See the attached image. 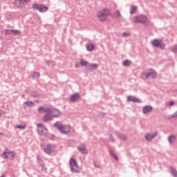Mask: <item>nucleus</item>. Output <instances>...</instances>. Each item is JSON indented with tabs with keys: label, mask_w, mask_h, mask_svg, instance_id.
Instances as JSON below:
<instances>
[{
	"label": "nucleus",
	"mask_w": 177,
	"mask_h": 177,
	"mask_svg": "<svg viewBox=\"0 0 177 177\" xmlns=\"http://www.w3.org/2000/svg\"><path fill=\"white\" fill-rule=\"evenodd\" d=\"M156 136H157V133H154L153 134H147L145 136V139L149 142L152 139H154V138H156Z\"/></svg>",
	"instance_id": "obj_17"
},
{
	"label": "nucleus",
	"mask_w": 177,
	"mask_h": 177,
	"mask_svg": "<svg viewBox=\"0 0 177 177\" xmlns=\"http://www.w3.org/2000/svg\"><path fill=\"white\" fill-rule=\"evenodd\" d=\"M25 104H26L27 106H33L34 103H32L31 102H25Z\"/></svg>",
	"instance_id": "obj_29"
},
{
	"label": "nucleus",
	"mask_w": 177,
	"mask_h": 177,
	"mask_svg": "<svg viewBox=\"0 0 177 177\" xmlns=\"http://www.w3.org/2000/svg\"><path fill=\"white\" fill-rule=\"evenodd\" d=\"M50 64H51L52 65L54 64L53 62H49Z\"/></svg>",
	"instance_id": "obj_36"
},
{
	"label": "nucleus",
	"mask_w": 177,
	"mask_h": 177,
	"mask_svg": "<svg viewBox=\"0 0 177 177\" xmlns=\"http://www.w3.org/2000/svg\"><path fill=\"white\" fill-rule=\"evenodd\" d=\"M1 177H5V175L1 176Z\"/></svg>",
	"instance_id": "obj_37"
},
{
	"label": "nucleus",
	"mask_w": 177,
	"mask_h": 177,
	"mask_svg": "<svg viewBox=\"0 0 177 177\" xmlns=\"http://www.w3.org/2000/svg\"><path fill=\"white\" fill-rule=\"evenodd\" d=\"M114 16L115 17H116V19H120V17H121V12H120L119 10H117L116 12H115Z\"/></svg>",
	"instance_id": "obj_24"
},
{
	"label": "nucleus",
	"mask_w": 177,
	"mask_h": 177,
	"mask_svg": "<svg viewBox=\"0 0 177 177\" xmlns=\"http://www.w3.org/2000/svg\"><path fill=\"white\" fill-rule=\"evenodd\" d=\"M173 52H174V53H177V46H174L172 48Z\"/></svg>",
	"instance_id": "obj_30"
},
{
	"label": "nucleus",
	"mask_w": 177,
	"mask_h": 177,
	"mask_svg": "<svg viewBox=\"0 0 177 177\" xmlns=\"http://www.w3.org/2000/svg\"><path fill=\"white\" fill-rule=\"evenodd\" d=\"M78 150L82 154H88V151H86V148H85V146H84V145L79 146L78 147Z\"/></svg>",
	"instance_id": "obj_16"
},
{
	"label": "nucleus",
	"mask_w": 177,
	"mask_h": 177,
	"mask_svg": "<svg viewBox=\"0 0 177 177\" xmlns=\"http://www.w3.org/2000/svg\"><path fill=\"white\" fill-rule=\"evenodd\" d=\"M128 36H129V33H128V32L123 33V37H128Z\"/></svg>",
	"instance_id": "obj_32"
},
{
	"label": "nucleus",
	"mask_w": 177,
	"mask_h": 177,
	"mask_svg": "<svg viewBox=\"0 0 177 177\" xmlns=\"http://www.w3.org/2000/svg\"><path fill=\"white\" fill-rule=\"evenodd\" d=\"M41 167V169L42 171H46V168L44 167V165L43 164H40Z\"/></svg>",
	"instance_id": "obj_31"
},
{
	"label": "nucleus",
	"mask_w": 177,
	"mask_h": 177,
	"mask_svg": "<svg viewBox=\"0 0 177 177\" xmlns=\"http://www.w3.org/2000/svg\"><path fill=\"white\" fill-rule=\"evenodd\" d=\"M44 150L45 153H47V154H50L52 153H55L56 151V146L48 145L46 147L44 148Z\"/></svg>",
	"instance_id": "obj_10"
},
{
	"label": "nucleus",
	"mask_w": 177,
	"mask_h": 177,
	"mask_svg": "<svg viewBox=\"0 0 177 177\" xmlns=\"http://www.w3.org/2000/svg\"><path fill=\"white\" fill-rule=\"evenodd\" d=\"M151 44L153 45V46L160 48V49H164L165 48V44H164L161 40L155 39L151 41Z\"/></svg>",
	"instance_id": "obj_6"
},
{
	"label": "nucleus",
	"mask_w": 177,
	"mask_h": 177,
	"mask_svg": "<svg viewBox=\"0 0 177 177\" xmlns=\"http://www.w3.org/2000/svg\"><path fill=\"white\" fill-rule=\"evenodd\" d=\"M110 15H111L110 10L108 8H104L97 12L96 17L98 19L99 21L103 23L104 21H107Z\"/></svg>",
	"instance_id": "obj_2"
},
{
	"label": "nucleus",
	"mask_w": 177,
	"mask_h": 177,
	"mask_svg": "<svg viewBox=\"0 0 177 177\" xmlns=\"http://www.w3.org/2000/svg\"><path fill=\"white\" fill-rule=\"evenodd\" d=\"M153 110V107L151 106H145L142 109V113L144 114H147V113H150Z\"/></svg>",
	"instance_id": "obj_14"
},
{
	"label": "nucleus",
	"mask_w": 177,
	"mask_h": 177,
	"mask_svg": "<svg viewBox=\"0 0 177 177\" xmlns=\"http://www.w3.org/2000/svg\"><path fill=\"white\" fill-rule=\"evenodd\" d=\"M38 111L39 113H46L44 116L43 120L46 122L50 121L52 118H56L60 115V111L57 109H51L49 108L39 107Z\"/></svg>",
	"instance_id": "obj_1"
},
{
	"label": "nucleus",
	"mask_w": 177,
	"mask_h": 177,
	"mask_svg": "<svg viewBox=\"0 0 177 177\" xmlns=\"http://www.w3.org/2000/svg\"><path fill=\"white\" fill-rule=\"evenodd\" d=\"M80 99V94L75 93L73 95L71 96L70 100L71 102H77Z\"/></svg>",
	"instance_id": "obj_15"
},
{
	"label": "nucleus",
	"mask_w": 177,
	"mask_h": 177,
	"mask_svg": "<svg viewBox=\"0 0 177 177\" xmlns=\"http://www.w3.org/2000/svg\"><path fill=\"white\" fill-rule=\"evenodd\" d=\"M16 156V153L15 152H4L2 154L3 158H9L10 160H13Z\"/></svg>",
	"instance_id": "obj_11"
},
{
	"label": "nucleus",
	"mask_w": 177,
	"mask_h": 177,
	"mask_svg": "<svg viewBox=\"0 0 177 177\" xmlns=\"http://www.w3.org/2000/svg\"><path fill=\"white\" fill-rule=\"evenodd\" d=\"M128 102H133V103H139L140 102V100H139L138 97H133V96H129L127 97Z\"/></svg>",
	"instance_id": "obj_13"
},
{
	"label": "nucleus",
	"mask_w": 177,
	"mask_h": 177,
	"mask_svg": "<svg viewBox=\"0 0 177 177\" xmlns=\"http://www.w3.org/2000/svg\"><path fill=\"white\" fill-rule=\"evenodd\" d=\"M11 34H13L14 35H20L21 32L19 30H11Z\"/></svg>",
	"instance_id": "obj_20"
},
{
	"label": "nucleus",
	"mask_w": 177,
	"mask_h": 177,
	"mask_svg": "<svg viewBox=\"0 0 177 177\" xmlns=\"http://www.w3.org/2000/svg\"><path fill=\"white\" fill-rule=\"evenodd\" d=\"M17 128H18V129H26V124L17 125Z\"/></svg>",
	"instance_id": "obj_26"
},
{
	"label": "nucleus",
	"mask_w": 177,
	"mask_h": 177,
	"mask_svg": "<svg viewBox=\"0 0 177 177\" xmlns=\"http://www.w3.org/2000/svg\"><path fill=\"white\" fill-rule=\"evenodd\" d=\"M136 9H137L136 6H132L131 9H130L131 15H133V13H135V12H136Z\"/></svg>",
	"instance_id": "obj_22"
},
{
	"label": "nucleus",
	"mask_w": 177,
	"mask_h": 177,
	"mask_svg": "<svg viewBox=\"0 0 177 177\" xmlns=\"http://www.w3.org/2000/svg\"><path fill=\"white\" fill-rule=\"evenodd\" d=\"M173 117L176 118V117H177V111L173 114Z\"/></svg>",
	"instance_id": "obj_33"
},
{
	"label": "nucleus",
	"mask_w": 177,
	"mask_h": 177,
	"mask_svg": "<svg viewBox=\"0 0 177 177\" xmlns=\"http://www.w3.org/2000/svg\"><path fill=\"white\" fill-rule=\"evenodd\" d=\"M171 174H172V175L174 176L175 177H177V171H176V170L172 169H171Z\"/></svg>",
	"instance_id": "obj_27"
},
{
	"label": "nucleus",
	"mask_w": 177,
	"mask_h": 177,
	"mask_svg": "<svg viewBox=\"0 0 177 177\" xmlns=\"http://www.w3.org/2000/svg\"><path fill=\"white\" fill-rule=\"evenodd\" d=\"M97 67H99V65L97 64H91L88 65V70H97Z\"/></svg>",
	"instance_id": "obj_18"
},
{
	"label": "nucleus",
	"mask_w": 177,
	"mask_h": 177,
	"mask_svg": "<svg viewBox=\"0 0 177 177\" xmlns=\"http://www.w3.org/2000/svg\"><path fill=\"white\" fill-rule=\"evenodd\" d=\"M4 33L7 35H9V34H12V30H4Z\"/></svg>",
	"instance_id": "obj_28"
},
{
	"label": "nucleus",
	"mask_w": 177,
	"mask_h": 177,
	"mask_svg": "<svg viewBox=\"0 0 177 177\" xmlns=\"http://www.w3.org/2000/svg\"><path fill=\"white\" fill-rule=\"evenodd\" d=\"M157 75V73L153 70H151L148 73H142L141 75V78L142 80H147V78H154Z\"/></svg>",
	"instance_id": "obj_9"
},
{
	"label": "nucleus",
	"mask_w": 177,
	"mask_h": 177,
	"mask_svg": "<svg viewBox=\"0 0 177 177\" xmlns=\"http://www.w3.org/2000/svg\"><path fill=\"white\" fill-rule=\"evenodd\" d=\"M80 64L81 66H86L88 64V62L84 59H81Z\"/></svg>",
	"instance_id": "obj_25"
},
{
	"label": "nucleus",
	"mask_w": 177,
	"mask_h": 177,
	"mask_svg": "<svg viewBox=\"0 0 177 177\" xmlns=\"http://www.w3.org/2000/svg\"><path fill=\"white\" fill-rule=\"evenodd\" d=\"M34 76L35 77H39V73H35Z\"/></svg>",
	"instance_id": "obj_34"
},
{
	"label": "nucleus",
	"mask_w": 177,
	"mask_h": 177,
	"mask_svg": "<svg viewBox=\"0 0 177 177\" xmlns=\"http://www.w3.org/2000/svg\"><path fill=\"white\" fill-rule=\"evenodd\" d=\"M115 158L117 160V157H115Z\"/></svg>",
	"instance_id": "obj_38"
},
{
	"label": "nucleus",
	"mask_w": 177,
	"mask_h": 177,
	"mask_svg": "<svg viewBox=\"0 0 177 177\" xmlns=\"http://www.w3.org/2000/svg\"><path fill=\"white\" fill-rule=\"evenodd\" d=\"M41 161V159H39Z\"/></svg>",
	"instance_id": "obj_39"
},
{
	"label": "nucleus",
	"mask_w": 177,
	"mask_h": 177,
	"mask_svg": "<svg viewBox=\"0 0 177 177\" xmlns=\"http://www.w3.org/2000/svg\"><path fill=\"white\" fill-rule=\"evenodd\" d=\"M133 21L134 23H142L145 26H149V21L146 16L140 15L139 17H135L133 19Z\"/></svg>",
	"instance_id": "obj_4"
},
{
	"label": "nucleus",
	"mask_w": 177,
	"mask_h": 177,
	"mask_svg": "<svg viewBox=\"0 0 177 177\" xmlns=\"http://www.w3.org/2000/svg\"><path fill=\"white\" fill-rule=\"evenodd\" d=\"M123 66H127V67L131 66V61L127 59L122 62Z\"/></svg>",
	"instance_id": "obj_21"
},
{
	"label": "nucleus",
	"mask_w": 177,
	"mask_h": 177,
	"mask_svg": "<svg viewBox=\"0 0 177 177\" xmlns=\"http://www.w3.org/2000/svg\"><path fill=\"white\" fill-rule=\"evenodd\" d=\"M167 104H169V106H172L174 104V102H170L167 103Z\"/></svg>",
	"instance_id": "obj_35"
},
{
	"label": "nucleus",
	"mask_w": 177,
	"mask_h": 177,
	"mask_svg": "<svg viewBox=\"0 0 177 177\" xmlns=\"http://www.w3.org/2000/svg\"><path fill=\"white\" fill-rule=\"evenodd\" d=\"M30 0H16L15 3L18 6V8H23V5L25 3H28Z\"/></svg>",
	"instance_id": "obj_12"
},
{
	"label": "nucleus",
	"mask_w": 177,
	"mask_h": 177,
	"mask_svg": "<svg viewBox=\"0 0 177 177\" xmlns=\"http://www.w3.org/2000/svg\"><path fill=\"white\" fill-rule=\"evenodd\" d=\"M54 127L57 128V129L59 130L61 133H64V135H67L74 132V129L70 127V125H63L60 122L55 123Z\"/></svg>",
	"instance_id": "obj_3"
},
{
	"label": "nucleus",
	"mask_w": 177,
	"mask_h": 177,
	"mask_svg": "<svg viewBox=\"0 0 177 177\" xmlns=\"http://www.w3.org/2000/svg\"><path fill=\"white\" fill-rule=\"evenodd\" d=\"M70 165H71L72 172H76V173L80 172V167H78V165L77 164V161L75 160V159L71 158Z\"/></svg>",
	"instance_id": "obj_5"
},
{
	"label": "nucleus",
	"mask_w": 177,
	"mask_h": 177,
	"mask_svg": "<svg viewBox=\"0 0 177 177\" xmlns=\"http://www.w3.org/2000/svg\"><path fill=\"white\" fill-rule=\"evenodd\" d=\"M32 8L34 9V10H39V12L41 13L48 10V7H46V6L39 5L37 3L33 4Z\"/></svg>",
	"instance_id": "obj_7"
},
{
	"label": "nucleus",
	"mask_w": 177,
	"mask_h": 177,
	"mask_svg": "<svg viewBox=\"0 0 177 177\" xmlns=\"http://www.w3.org/2000/svg\"><path fill=\"white\" fill-rule=\"evenodd\" d=\"M37 127L39 135H46L48 133V129H46L44 124L39 123L37 124Z\"/></svg>",
	"instance_id": "obj_8"
},
{
	"label": "nucleus",
	"mask_w": 177,
	"mask_h": 177,
	"mask_svg": "<svg viewBox=\"0 0 177 177\" xmlns=\"http://www.w3.org/2000/svg\"><path fill=\"white\" fill-rule=\"evenodd\" d=\"M86 49L87 50H88V52H92V50H93V49H95V46H93V44H88L86 46Z\"/></svg>",
	"instance_id": "obj_19"
},
{
	"label": "nucleus",
	"mask_w": 177,
	"mask_h": 177,
	"mask_svg": "<svg viewBox=\"0 0 177 177\" xmlns=\"http://www.w3.org/2000/svg\"><path fill=\"white\" fill-rule=\"evenodd\" d=\"M176 137L175 136H171L170 137H169V143H173L174 140H176Z\"/></svg>",
	"instance_id": "obj_23"
}]
</instances>
